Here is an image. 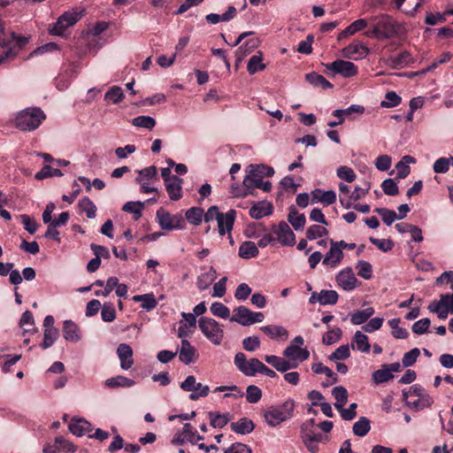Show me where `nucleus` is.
I'll return each mask as SVG.
<instances>
[{"instance_id": "3c124183", "label": "nucleus", "mask_w": 453, "mask_h": 453, "mask_svg": "<svg viewBox=\"0 0 453 453\" xmlns=\"http://www.w3.org/2000/svg\"><path fill=\"white\" fill-rule=\"evenodd\" d=\"M132 124L135 127H144L151 130L156 126V120L150 116H138L132 119Z\"/></svg>"}, {"instance_id": "f8f14e48", "label": "nucleus", "mask_w": 453, "mask_h": 453, "mask_svg": "<svg viewBox=\"0 0 453 453\" xmlns=\"http://www.w3.org/2000/svg\"><path fill=\"white\" fill-rule=\"evenodd\" d=\"M364 112H365L364 106L358 105V104H352L349 108L344 109V110H342V109L334 110L332 112V115L334 117L339 118V120L338 121H329L327 125L331 127H335L343 123V121H344L343 116L349 117L353 113L363 114Z\"/></svg>"}, {"instance_id": "20e7f679", "label": "nucleus", "mask_w": 453, "mask_h": 453, "mask_svg": "<svg viewBox=\"0 0 453 453\" xmlns=\"http://www.w3.org/2000/svg\"><path fill=\"white\" fill-rule=\"evenodd\" d=\"M9 39L5 42L4 44H1V46L8 47L10 44L13 43V47H10L8 50H4L2 54H0V65L4 64L7 59H12L18 54V47L19 50L22 49L28 43L29 38L23 35H19L13 31L8 32Z\"/></svg>"}, {"instance_id": "0eeeda50", "label": "nucleus", "mask_w": 453, "mask_h": 453, "mask_svg": "<svg viewBox=\"0 0 453 453\" xmlns=\"http://www.w3.org/2000/svg\"><path fill=\"white\" fill-rule=\"evenodd\" d=\"M82 17V12H65L63 13L50 28V33L54 35L65 36V31L69 27L73 26Z\"/></svg>"}, {"instance_id": "4be33fe9", "label": "nucleus", "mask_w": 453, "mask_h": 453, "mask_svg": "<svg viewBox=\"0 0 453 453\" xmlns=\"http://www.w3.org/2000/svg\"><path fill=\"white\" fill-rule=\"evenodd\" d=\"M250 216L259 219L273 213V205L270 203L259 202L250 209Z\"/></svg>"}, {"instance_id": "a18cd8bd", "label": "nucleus", "mask_w": 453, "mask_h": 453, "mask_svg": "<svg viewBox=\"0 0 453 453\" xmlns=\"http://www.w3.org/2000/svg\"><path fill=\"white\" fill-rule=\"evenodd\" d=\"M394 378L393 373L388 369V365H382L381 369L375 371L372 373V379L376 384L387 382Z\"/></svg>"}, {"instance_id": "f257e3e1", "label": "nucleus", "mask_w": 453, "mask_h": 453, "mask_svg": "<svg viewBox=\"0 0 453 453\" xmlns=\"http://www.w3.org/2000/svg\"><path fill=\"white\" fill-rule=\"evenodd\" d=\"M295 401L287 399L280 405H272L264 413V418L270 426H277L280 423L290 419L294 416Z\"/></svg>"}, {"instance_id": "e2e57ef3", "label": "nucleus", "mask_w": 453, "mask_h": 453, "mask_svg": "<svg viewBox=\"0 0 453 453\" xmlns=\"http://www.w3.org/2000/svg\"><path fill=\"white\" fill-rule=\"evenodd\" d=\"M338 178L344 180L347 182H352L356 180V173L352 168L349 166H340L336 171Z\"/></svg>"}, {"instance_id": "9d476101", "label": "nucleus", "mask_w": 453, "mask_h": 453, "mask_svg": "<svg viewBox=\"0 0 453 453\" xmlns=\"http://www.w3.org/2000/svg\"><path fill=\"white\" fill-rule=\"evenodd\" d=\"M273 232L277 236L276 242L282 246H293L296 242V235L285 221H280L278 226L273 225Z\"/></svg>"}, {"instance_id": "473e14b6", "label": "nucleus", "mask_w": 453, "mask_h": 453, "mask_svg": "<svg viewBox=\"0 0 453 453\" xmlns=\"http://www.w3.org/2000/svg\"><path fill=\"white\" fill-rule=\"evenodd\" d=\"M216 278V271L213 267H211L209 272L202 273L198 276L196 286L200 290H204L209 288V286Z\"/></svg>"}, {"instance_id": "5701e85b", "label": "nucleus", "mask_w": 453, "mask_h": 453, "mask_svg": "<svg viewBox=\"0 0 453 453\" xmlns=\"http://www.w3.org/2000/svg\"><path fill=\"white\" fill-rule=\"evenodd\" d=\"M260 329L271 339L286 341L288 337V330L280 326L269 325L262 326Z\"/></svg>"}, {"instance_id": "ea45409f", "label": "nucleus", "mask_w": 453, "mask_h": 453, "mask_svg": "<svg viewBox=\"0 0 453 453\" xmlns=\"http://www.w3.org/2000/svg\"><path fill=\"white\" fill-rule=\"evenodd\" d=\"M344 56L350 58L355 54H358L360 57H365L369 53V49L362 43H351L347 46L344 50Z\"/></svg>"}, {"instance_id": "393cba45", "label": "nucleus", "mask_w": 453, "mask_h": 453, "mask_svg": "<svg viewBox=\"0 0 453 453\" xmlns=\"http://www.w3.org/2000/svg\"><path fill=\"white\" fill-rule=\"evenodd\" d=\"M259 254V250L255 242L251 241H246L239 247L238 255L243 259H250L257 257Z\"/></svg>"}, {"instance_id": "ddd939ff", "label": "nucleus", "mask_w": 453, "mask_h": 453, "mask_svg": "<svg viewBox=\"0 0 453 453\" xmlns=\"http://www.w3.org/2000/svg\"><path fill=\"white\" fill-rule=\"evenodd\" d=\"M117 355L120 361V367L128 370L134 365L133 349L127 343H120L117 348Z\"/></svg>"}, {"instance_id": "a878e982", "label": "nucleus", "mask_w": 453, "mask_h": 453, "mask_svg": "<svg viewBox=\"0 0 453 453\" xmlns=\"http://www.w3.org/2000/svg\"><path fill=\"white\" fill-rule=\"evenodd\" d=\"M258 46L257 39L252 38L245 42L235 51L236 65L241 63L244 58Z\"/></svg>"}, {"instance_id": "c03bdc74", "label": "nucleus", "mask_w": 453, "mask_h": 453, "mask_svg": "<svg viewBox=\"0 0 453 453\" xmlns=\"http://www.w3.org/2000/svg\"><path fill=\"white\" fill-rule=\"evenodd\" d=\"M79 207L82 211L86 212V215L88 219H94L96 217V207L88 196H85L80 200Z\"/></svg>"}, {"instance_id": "cd10ccee", "label": "nucleus", "mask_w": 453, "mask_h": 453, "mask_svg": "<svg viewBox=\"0 0 453 453\" xmlns=\"http://www.w3.org/2000/svg\"><path fill=\"white\" fill-rule=\"evenodd\" d=\"M134 384H135L134 380H133L129 378H127L125 376H121V375L107 379L104 381L105 387L110 388H119V387L131 388Z\"/></svg>"}, {"instance_id": "864d4df0", "label": "nucleus", "mask_w": 453, "mask_h": 453, "mask_svg": "<svg viewBox=\"0 0 453 453\" xmlns=\"http://www.w3.org/2000/svg\"><path fill=\"white\" fill-rule=\"evenodd\" d=\"M211 312L219 318L228 319L230 317V310L225 304L219 302H214L210 307Z\"/></svg>"}, {"instance_id": "a211bd4d", "label": "nucleus", "mask_w": 453, "mask_h": 453, "mask_svg": "<svg viewBox=\"0 0 453 453\" xmlns=\"http://www.w3.org/2000/svg\"><path fill=\"white\" fill-rule=\"evenodd\" d=\"M197 356L195 347L188 340H182L179 353L180 360L185 365H189L196 361Z\"/></svg>"}, {"instance_id": "6e6d98bb", "label": "nucleus", "mask_w": 453, "mask_h": 453, "mask_svg": "<svg viewBox=\"0 0 453 453\" xmlns=\"http://www.w3.org/2000/svg\"><path fill=\"white\" fill-rule=\"evenodd\" d=\"M357 275L365 280H370L372 277V267L369 262L360 260L357 264Z\"/></svg>"}, {"instance_id": "c756f323", "label": "nucleus", "mask_w": 453, "mask_h": 453, "mask_svg": "<svg viewBox=\"0 0 453 453\" xmlns=\"http://www.w3.org/2000/svg\"><path fill=\"white\" fill-rule=\"evenodd\" d=\"M306 81L314 87H320L323 89L333 88V84L329 82L323 75L315 72L309 73L305 75Z\"/></svg>"}, {"instance_id": "2eb2a0df", "label": "nucleus", "mask_w": 453, "mask_h": 453, "mask_svg": "<svg viewBox=\"0 0 453 453\" xmlns=\"http://www.w3.org/2000/svg\"><path fill=\"white\" fill-rule=\"evenodd\" d=\"M242 184L248 188V191L252 192H254L255 188H260L265 192H269L272 188V183L270 181H263L262 178L250 173L245 176Z\"/></svg>"}, {"instance_id": "4d7b16f0", "label": "nucleus", "mask_w": 453, "mask_h": 453, "mask_svg": "<svg viewBox=\"0 0 453 453\" xmlns=\"http://www.w3.org/2000/svg\"><path fill=\"white\" fill-rule=\"evenodd\" d=\"M101 317L104 322H111L116 319V311L112 303H104L102 306Z\"/></svg>"}, {"instance_id": "774afa93", "label": "nucleus", "mask_w": 453, "mask_h": 453, "mask_svg": "<svg viewBox=\"0 0 453 453\" xmlns=\"http://www.w3.org/2000/svg\"><path fill=\"white\" fill-rule=\"evenodd\" d=\"M420 355V351L418 348H414L412 349H411L410 351L406 352L404 355H403V365L404 367H410L411 365H413L416 361H417V358L418 357V356Z\"/></svg>"}, {"instance_id": "9b49d317", "label": "nucleus", "mask_w": 453, "mask_h": 453, "mask_svg": "<svg viewBox=\"0 0 453 453\" xmlns=\"http://www.w3.org/2000/svg\"><path fill=\"white\" fill-rule=\"evenodd\" d=\"M336 281L344 290L350 291L356 288L357 279L356 278L352 269L347 267L341 271L336 276Z\"/></svg>"}, {"instance_id": "4468645a", "label": "nucleus", "mask_w": 453, "mask_h": 453, "mask_svg": "<svg viewBox=\"0 0 453 453\" xmlns=\"http://www.w3.org/2000/svg\"><path fill=\"white\" fill-rule=\"evenodd\" d=\"M236 211L229 210L226 213H220L217 219L219 234L224 235L226 232H231L234 224Z\"/></svg>"}, {"instance_id": "e433bc0d", "label": "nucleus", "mask_w": 453, "mask_h": 453, "mask_svg": "<svg viewBox=\"0 0 453 453\" xmlns=\"http://www.w3.org/2000/svg\"><path fill=\"white\" fill-rule=\"evenodd\" d=\"M144 208V203L142 202H127L123 207L122 211L128 213H133V219L134 220H138L142 214V210Z\"/></svg>"}, {"instance_id": "7c9ffc66", "label": "nucleus", "mask_w": 453, "mask_h": 453, "mask_svg": "<svg viewBox=\"0 0 453 453\" xmlns=\"http://www.w3.org/2000/svg\"><path fill=\"white\" fill-rule=\"evenodd\" d=\"M133 301L139 303L141 302V307L144 310L150 311L157 307V302L155 298V296L150 294H144V295H137L133 296Z\"/></svg>"}, {"instance_id": "b1692460", "label": "nucleus", "mask_w": 453, "mask_h": 453, "mask_svg": "<svg viewBox=\"0 0 453 453\" xmlns=\"http://www.w3.org/2000/svg\"><path fill=\"white\" fill-rule=\"evenodd\" d=\"M63 335L66 341L76 342L80 341V329L79 326L72 320H65L64 322Z\"/></svg>"}, {"instance_id": "09e8293b", "label": "nucleus", "mask_w": 453, "mask_h": 453, "mask_svg": "<svg viewBox=\"0 0 453 453\" xmlns=\"http://www.w3.org/2000/svg\"><path fill=\"white\" fill-rule=\"evenodd\" d=\"M392 64L395 67H402L408 65L413 62L412 57L409 51H402L398 55L391 58Z\"/></svg>"}, {"instance_id": "aec40b11", "label": "nucleus", "mask_w": 453, "mask_h": 453, "mask_svg": "<svg viewBox=\"0 0 453 453\" xmlns=\"http://www.w3.org/2000/svg\"><path fill=\"white\" fill-rule=\"evenodd\" d=\"M182 182L181 178L173 175L172 180L165 184L171 200L178 201L182 197Z\"/></svg>"}, {"instance_id": "680f3d73", "label": "nucleus", "mask_w": 453, "mask_h": 453, "mask_svg": "<svg viewBox=\"0 0 453 453\" xmlns=\"http://www.w3.org/2000/svg\"><path fill=\"white\" fill-rule=\"evenodd\" d=\"M342 334V332L339 327L332 329L323 335L322 342L326 345H332L341 339Z\"/></svg>"}, {"instance_id": "412c9836", "label": "nucleus", "mask_w": 453, "mask_h": 453, "mask_svg": "<svg viewBox=\"0 0 453 453\" xmlns=\"http://www.w3.org/2000/svg\"><path fill=\"white\" fill-rule=\"evenodd\" d=\"M230 428L233 432L238 434H248L254 430L255 424L251 419L248 418H242L236 422H232Z\"/></svg>"}, {"instance_id": "5fc2aeb1", "label": "nucleus", "mask_w": 453, "mask_h": 453, "mask_svg": "<svg viewBox=\"0 0 453 453\" xmlns=\"http://www.w3.org/2000/svg\"><path fill=\"white\" fill-rule=\"evenodd\" d=\"M209 417L211 426H212L215 428H223L228 423V418L225 414H220L215 411H210Z\"/></svg>"}, {"instance_id": "37998d69", "label": "nucleus", "mask_w": 453, "mask_h": 453, "mask_svg": "<svg viewBox=\"0 0 453 453\" xmlns=\"http://www.w3.org/2000/svg\"><path fill=\"white\" fill-rule=\"evenodd\" d=\"M58 336V331L55 327L46 328L43 334V341L41 344L43 349L51 347Z\"/></svg>"}, {"instance_id": "0e129e2a", "label": "nucleus", "mask_w": 453, "mask_h": 453, "mask_svg": "<svg viewBox=\"0 0 453 453\" xmlns=\"http://www.w3.org/2000/svg\"><path fill=\"white\" fill-rule=\"evenodd\" d=\"M381 188L383 192L388 196H394L399 193L398 186L393 179H387L383 180L381 183Z\"/></svg>"}, {"instance_id": "69168bd1", "label": "nucleus", "mask_w": 453, "mask_h": 453, "mask_svg": "<svg viewBox=\"0 0 453 453\" xmlns=\"http://www.w3.org/2000/svg\"><path fill=\"white\" fill-rule=\"evenodd\" d=\"M369 241L375 245L379 250L384 252L391 250L394 247V242L389 239H378L375 237H370Z\"/></svg>"}, {"instance_id": "052dcab7", "label": "nucleus", "mask_w": 453, "mask_h": 453, "mask_svg": "<svg viewBox=\"0 0 453 453\" xmlns=\"http://www.w3.org/2000/svg\"><path fill=\"white\" fill-rule=\"evenodd\" d=\"M384 101L380 103V105L385 108H391L397 106L401 104L402 98L395 91H388L386 93Z\"/></svg>"}, {"instance_id": "f03ea898", "label": "nucleus", "mask_w": 453, "mask_h": 453, "mask_svg": "<svg viewBox=\"0 0 453 453\" xmlns=\"http://www.w3.org/2000/svg\"><path fill=\"white\" fill-rule=\"evenodd\" d=\"M45 118L46 115L40 108H27L17 114L15 127L21 131L31 132L38 128Z\"/></svg>"}, {"instance_id": "1a4fd4ad", "label": "nucleus", "mask_w": 453, "mask_h": 453, "mask_svg": "<svg viewBox=\"0 0 453 453\" xmlns=\"http://www.w3.org/2000/svg\"><path fill=\"white\" fill-rule=\"evenodd\" d=\"M325 66L334 73L341 74L345 78L356 76L358 73L357 66L354 63L342 59H336L332 63H327Z\"/></svg>"}, {"instance_id": "c85d7f7f", "label": "nucleus", "mask_w": 453, "mask_h": 453, "mask_svg": "<svg viewBox=\"0 0 453 453\" xmlns=\"http://www.w3.org/2000/svg\"><path fill=\"white\" fill-rule=\"evenodd\" d=\"M355 346L357 347V350L368 353L370 351L371 345L369 343L367 335L364 334L360 331H357L353 337L351 348L354 349Z\"/></svg>"}, {"instance_id": "13d9d810", "label": "nucleus", "mask_w": 453, "mask_h": 453, "mask_svg": "<svg viewBox=\"0 0 453 453\" xmlns=\"http://www.w3.org/2000/svg\"><path fill=\"white\" fill-rule=\"evenodd\" d=\"M262 397V390L255 386L250 385L246 389V400L250 403H257Z\"/></svg>"}, {"instance_id": "79ce46f5", "label": "nucleus", "mask_w": 453, "mask_h": 453, "mask_svg": "<svg viewBox=\"0 0 453 453\" xmlns=\"http://www.w3.org/2000/svg\"><path fill=\"white\" fill-rule=\"evenodd\" d=\"M311 370L316 374L324 373L327 378H330L332 381L330 384L336 383L338 381V376L329 367L324 365L322 363L313 364Z\"/></svg>"}, {"instance_id": "7ed1b4c3", "label": "nucleus", "mask_w": 453, "mask_h": 453, "mask_svg": "<svg viewBox=\"0 0 453 453\" xmlns=\"http://www.w3.org/2000/svg\"><path fill=\"white\" fill-rule=\"evenodd\" d=\"M198 326L204 336L213 344L219 345L224 337V330L218 321L211 318L201 317Z\"/></svg>"}, {"instance_id": "4c0bfd02", "label": "nucleus", "mask_w": 453, "mask_h": 453, "mask_svg": "<svg viewBox=\"0 0 453 453\" xmlns=\"http://www.w3.org/2000/svg\"><path fill=\"white\" fill-rule=\"evenodd\" d=\"M262 53L259 51L257 55H253L247 65V70L250 74H255L258 71L265 69V65L262 63Z\"/></svg>"}, {"instance_id": "bb28decb", "label": "nucleus", "mask_w": 453, "mask_h": 453, "mask_svg": "<svg viewBox=\"0 0 453 453\" xmlns=\"http://www.w3.org/2000/svg\"><path fill=\"white\" fill-rule=\"evenodd\" d=\"M288 220L296 231L303 229L306 223L304 214L298 213L296 208L294 205L289 207Z\"/></svg>"}, {"instance_id": "bf43d9fd", "label": "nucleus", "mask_w": 453, "mask_h": 453, "mask_svg": "<svg viewBox=\"0 0 453 453\" xmlns=\"http://www.w3.org/2000/svg\"><path fill=\"white\" fill-rule=\"evenodd\" d=\"M374 211L381 216L383 222L387 226H390L396 219H398L397 214L393 210L387 208H376Z\"/></svg>"}, {"instance_id": "dca6fc26", "label": "nucleus", "mask_w": 453, "mask_h": 453, "mask_svg": "<svg viewBox=\"0 0 453 453\" xmlns=\"http://www.w3.org/2000/svg\"><path fill=\"white\" fill-rule=\"evenodd\" d=\"M196 431L189 423H186L181 431H178L172 440L173 445H182L186 441L195 444Z\"/></svg>"}, {"instance_id": "c9c22d12", "label": "nucleus", "mask_w": 453, "mask_h": 453, "mask_svg": "<svg viewBox=\"0 0 453 453\" xmlns=\"http://www.w3.org/2000/svg\"><path fill=\"white\" fill-rule=\"evenodd\" d=\"M332 394L336 400V402L334 403V407L337 410H342V408L344 406V404L348 401L347 389L342 386H337V387L334 388Z\"/></svg>"}, {"instance_id": "de8ad7c7", "label": "nucleus", "mask_w": 453, "mask_h": 453, "mask_svg": "<svg viewBox=\"0 0 453 453\" xmlns=\"http://www.w3.org/2000/svg\"><path fill=\"white\" fill-rule=\"evenodd\" d=\"M64 173L61 170L58 168H52L50 165H45L41 171L36 173L35 179L36 180H44L46 178L54 177V176H63Z\"/></svg>"}, {"instance_id": "49530a36", "label": "nucleus", "mask_w": 453, "mask_h": 453, "mask_svg": "<svg viewBox=\"0 0 453 453\" xmlns=\"http://www.w3.org/2000/svg\"><path fill=\"white\" fill-rule=\"evenodd\" d=\"M319 293L321 305H334L338 302L339 295L335 290L322 289Z\"/></svg>"}, {"instance_id": "2f4dec72", "label": "nucleus", "mask_w": 453, "mask_h": 453, "mask_svg": "<svg viewBox=\"0 0 453 453\" xmlns=\"http://www.w3.org/2000/svg\"><path fill=\"white\" fill-rule=\"evenodd\" d=\"M247 172L260 178L263 176L272 177L274 174V169L266 165H250Z\"/></svg>"}, {"instance_id": "8fccbe9b", "label": "nucleus", "mask_w": 453, "mask_h": 453, "mask_svg": "<svg viewBox=\"0 0 453 453\" xmlns=\"http://www.w3.org/2000/svg\"><path fill=\"white\" fill-rule=\"evenodd\" d=\"M328 234V230L319 225H312L306 231V238L308 240H315Z\"/></svg>"}, {"instance_id": "338daca9", "label": "nucleus", "mask_w": 453, "mask_h": 453, "mask_svg": "<svg viewBox=\"0 0 453 453\" xmlns=\"http://www.w3.org/2000/svg\"><path fill=\"white\" fill-rule=\"evenodd\" d=\"M157 178V168L156 166L145 167L139 172V176L135 180L139 183L145 182L144 180H151Z\"/></svg>"}, {"instance_id": "f704fd0d", "label": "nucleus", "mask_w": 453, "mask_h": 453, "mask_svg": "<svg viewBox=\"0 0 453 453\" xmlns=\"http://www.w3.org/2000/svg\"><path fill=\"white\" fill-rule=\"evenodd\" d=\"M375 311L372 307H368L362 311H357L351 315L350 321L353 325H361L367 321L374 314Z\"/></svg>"}, {"instance_id": "58836bf2", "label": "nucleus", "mask_w": 453, "mask_h": 453, "mask_svg": "<svg viewBox=\"0 0 453 453\" xmlns=\"http://www.w3.org/2000/svg\"><path fill=\"white\" fill-rule=\"evenodd\" d=\"M353 433L354 434L364 437L365 436L371 429L370 420L365 417H361L354 425H353Z\"/></svg>"}, {"instance_id": "72a5a7b5", "label": "nucleus", "mask_w": 453, "mask_h": 453, "mask_svg": "<svg viewBox=\"0 0 453 453\" xmlns=\"http://www.w3.org/2000/svg\"><path fill=\"white\" fill-rule=\"evenodd\" d=\"M265 361L273 366L278 372H286L288 371V360L284 358L274 356V355H266L265 357Z\"/></svg>"}, {"instance_id": "39448f33", "label": "nucleus", "mask_w": 453, "mask_h": 453, "mask_svg": "<svg viewBox=\"0 0 453 453\" xmlns=\"http://www.w3.org/2000/svg\"><path fill=\"white\" fill-rule=\"evenodd\" d=\"M157 218L159 226L164 230L172 231L185 227V220L180 213L172 215L163 208H160L157 211Z\"/></svg>"}, {"instance_id": "6ab92c4d", "label": "nucleus", "mask_w": 453, "mask_h": 453, "mask_svg": "<svg viewBox=\"0 0 453 453\" xmlns=\"http://www.w3.org/2000/svg\"><path fill=\"white\" fill-rule=\"evenodd\" d=\"M251 311L246 306L241 305L234 309L230 321L236 322L242 326H247L251 325Z\"/></svg>"}, {"instance_id": "6e6552de", "label": "nucleus", "mask_w": 453, "mask_h": 453, "mask_svg": "<svg viewBox=\"0 0 453 453\" xmlns=\"http://www.w3.org/2000/svg\"><path fill=\"white\" fill-rule=\"evenodd\" d=\"M234 363L238 370L244 375L255 376L257 373V367L261 361L256 357L250 358L248 361L244 353L238 352L234 357Z\"/></svg>"}, {"instance_id": "423d86ee", "label": "nucleus", "mask_w": 453, "mask_h": 453, "mask_svg": "<svg viewBox=\"0 0 453 453\" xmlns=\"http://www.w3.org/2000/svg\"><path fill=\"white\" fill-rule=\"evenodd\" d=\"M374 23L381 39H389L398 34L399 25L390 16L383 14L374 19Z\"/></svg>"}, {"instance_id": "a19ab883", "label": "nucleus", "mask_w": 453, "mask_h": 453, "mask_svg": "<svg viewBox=\"0 0 453 453\" xmlns=\"http://www.w3.org/2000/svg\"><path fill=\"white\" fill-rule=\"evenodd\" d=\"M203 216V209L201 207H192L186 211L187 220L195 226L202 223Z\"/></svg>"}, {"instance_id": "603ef678", "label": "nucleus", "mask_w": 453, "mask_h": 453, "mask_svg": "<svg viewBox=\"0 0 453 453\" xmlns=\"http://www.w3.org/2000/svg\"><path fill=\"white\" fill-rule=\"evenodd\" d=\"M124 98V93L120 87L113 86L104 95V99L113 104H119Z\"/></svg>"}, {"instance_id": "f3484780", "label": "nucleus", "mask_w": 453, "mask_h": 453, "mask_svg": "<svg viewBox=\"0 0 453 453\" xmlns=\"http://www.w3.org/2000/svg\"><path fill=\"white\" fill-rule=\"evenodd\" d=\"M334 241L331 240V247L328 252H326L322 264L330 267H336L343 258V252L342 250L338 248V246L334 245Z\"/></svg>"}]
</instances>
